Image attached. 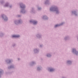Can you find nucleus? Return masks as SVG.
Masks as SVG:
<instances>
[{
  "label": "nucleus",
  "mask_w": 78,
  "mask_h": 78,
  "mask_svg": "<svg viewBox=\"0 0 78 78\" xmlns=\"http://www.w3.org/2000/svg\"><path fill=\"white\" fill-rule=\"evenodd\" d=\"M21 7L22 8H24V7L23 6V5H22V6H21Z\"/></svg>",
  "instance_id": "10"
},
{
  "label": "nucleus",
  "mask_w": 78,
  "mask_h": 78,
  "mask_svg": "<svg viewBox=\"0 0 78 78\" xmlns=\"http://www.w3.org/2000/svg\"><path fill=\"white\" fill-rule=\"evenodd\" d=\"M55 11H56V13H57L58 9H55Z\"/></svg>",
  "instance_id": "5"
},
{
  "label": "nucleus",
  "mask_w": 78,
  "mask_h": 78,
  "mask_svg": "<svg viewBox=\"0 0 78 78\" xmlns=\"http://www.w3.org/2000/svg\"><path fill=\"white\" fill-rule=\"evenodd\" d=\"M30 22H33L34 23V24H36L37 23V21H30Z\"/></svg>",
  "instance_id": "2"
},
{
  "label": "nucleus",
  "mask_w": 78,
  "mask_h": 78,
  "mask_svg": "<svg viewBox=\"0 0 78 78\" xmlns=\"http://www.w3.org/2000/svg\"><path fill=\"white\" fill-rule=\"evenodd\" d=\"M53 9V8H51L50 10L51 11H52Z\"/></svg>",
  "instance_id": "7"
},
{
  "label": "nucleus",
  "mask_w": 78,
  "mask_h": 78,
  "mask_svg": "<svg viewBox=\"0 0 78 78\" xmlns=\"http://www.w3.org/2000/svg\"><path fill=\"white\" fill-rule=\"evenodd\" d=\"M69 62H70V61H68V63Z\"/></svg>",
  "instance_id": "11"
},
{
  "label": "nucleus",
  "mask_w": 78,
  "mask_h": 78,
  "mask_svg": "<svg viewBox=\"0 0 78 78\" xmlns=\"http://www.w3.org/2000/svg\"><path fill=\"white\" fill-rule=\"evenodd\" d=\"M2 17H3V16H2Z\"/></svg>",
  "instance_id": "12"
},
{
  "label": "nucleus",
  "mask_w": 78,
  "mask_h": 78,
  "mask_svg": "<svg viewBox=\"0 0 78 78\" xmlns=\"http://www.w3.org/2000/svg\"><path fill=\"white\" fill-rule=\"evenodd\" d=\"M47 56H48H48H49V57L50 56V55L49 54V55H47Z\"/></svg>",
  "instance_id": "8"
},
{
  "label": "nucleus",
  "mask_w": 78,
  "mask_h": 78,
  "mask_svg": "<svg viewBox=\"0 0 78 78\" xmlns=\"http://www.w3.org/2000/svg\"><path fill=\"white\" fill-rule=\"evenodd\" d=\"M12 37H20V36L14 35L12 36Z\"/></svg>",
  "instance_id": "1"
},
{
  "label": "nucleus",
  "mask_w": 78,
  "mask_h": 78,
  "mask_svg": "<svg viewBox=\"0 0 78 78\" xmlns=\"http://www.w3.org/2000/svg\"><path fill=\"white\" fill-rule=\"evenodd\" d=\"M73 52H75V53L76 54V55H77V54H78V52H76V50H75V49H73Z\"/></svg>",
  "instance_id": "3"
},
{
  "label": "nucleus",
  "mask_w": 78,
  "mask_h": 78,
  "mask_svg": "<svg viewBox=\"0 0 78 78\" xmlns=\"http://www.w3.org/2000/svg\"><path fill=\"white\" fill-rule=\"evenodd\" d=\"M59 26V25H56L55 26V27H57Z\"/></svg>",
  "instance_id": "6"
},
{
  "label": "nucleus",
  "mask_w": 78,
  "mask_h": 78,
  "mask_svg": "<svg viewBox=\"0 0 78 78\" xmlns=\"http://www.w3.org/2000/svg\"><path fill=\"white\" fill-rule=\"evenodd\" d=\"M53 70H54V69H50V72H52V71H53Z\"/></svg>",
  "instance_id": "4"
},
{
  "label": "nucleus",
  "mask_w": 78,
  "mask_h": 78,
  "mask_svg": "<svg viewBox=\"0 0 78 78\" xmlns=\"http://www.w3.org/2000/svg\"><path fill=\"white\" fill-rule=\"evenodd\" d=\"M6 19H5V20H8V18H6Z\"/></svg>",
  "instance_id": "9"
}]
</instances>
